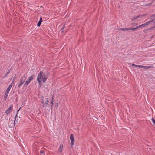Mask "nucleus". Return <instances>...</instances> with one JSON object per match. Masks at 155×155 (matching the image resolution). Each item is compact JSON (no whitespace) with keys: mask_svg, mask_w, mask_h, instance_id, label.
Instances as JSON below:
<instances>
[{"mask_svg":"<svg viewBox=\"0 0 155 155\" xmlns=\"http://www.w3.org/2000/svg\"><path fill=\"white\" fill-rule=\"evenodd\" d=\"M154 20L155 19L150 20L149 21L147 22V23H148L147 25H149L150 23L153 22L154 21Z\"/></svg>","mask_w":155,"mask_h":155,"instance_id":"12","label":"nucleus"},{"mask_svg":"<svg viewBox=\"0 0 155 155\" xmlns=\"http://www.w3.org/2000/svg\"><path fill=\"white\" fill-rule=\"evenodd\" d=\"M13 105H10L9 108L7 109L6 111H5V113L7 114L8 115V114H10L12 110L13 109Z\"/></svg>","mask_w":155,"mask_h":155,"instance_id":"5","label":"nucleus"},{"mask_svg":"<svg viewBox=\"0 0 155 155\" xmlns=\"http://www.w3.org/2000/svg\"><path fill=\"white\" fill-rule=\"evenodd\" d=\"M147 22L145 23L144 24H142L141 25V27H144V26H146V25H147Z\"/></svg>","mask_w":155,"mask_h":155,"instance_id":"16","label":"nucleus"},{"mask_svg":"<svg viewBox=\"0 0 155 155\" xmlns=\"http://www.w3.org/2000/svg\"><path fill=\"white\" fill-rule=\"evenodd\" d=\"M40 153H44V151H40Z\"/></svg>","mask_w":155,"mask_h":155,"instance_id":"29","label":"nucleus"},{"mask_svg":"<svg viewBox=\"0 0 155 155\" xmlns=\"http://www.w3.org/2000/svg\"><path fill=\"white\" fill-rule=\"evenodd\" d=\"M42 22V18L41 17L40 18V20L37 25V26L39 27L40 26Z\"/></svg>","mask_w":155,"mask_h":155,"instance_id":"8","label":"nucleus"},{"mask_svg":"<svg viewBox=\"0 0 155 155\" xmlns=\"http://www.w3.org/2000/svg\"><path fill=\"white\" fill-rule=\"evenodd\" d=\"M119 30L122 31H128V28H120Z\"/></svg>","mask_w":155,"mask_h":155,"instance_id":"11","label":"nucleus"},{"mask_svg":"<svg viewBox=\"0 0 155 155\" xmlns=\"http://www.w3.org/2000/svg\"><path fill=\"white\" fill-rule=\"evenodd\" d=\"M132 66L134 67H137V66H138V65H135L134 64H132Z\"/></svg>","mask_w":155,"mask_h":155,"instance_id":"28","label":"nucleus"},{"mask_svg":"<svg viewBox=\"0 0 155 155\" xmlns=\"http://www.w3.org/2000/svg\"><path fill=\"white\" fill-rule=\"evenodd\" d=\"M147 15V14L141 15L136 16H134L132 18V20H134L135 19L140 18L142 17L145 16Z\"/></svg>","mask_w":155,"mask_h":155,"instance_id":"6","label":"nucleus"},{"mask_svg":"<svg viewBox=\"0 0 155 155\" xmlns=\"http://www.w3.org/2000/svg\"><path fill=\"white\" fill-rule=\"evenodd\" d=\"M152 120L153 123V125L155 126V120L153 118L152 119Z\"/></svg>","mask_w":155,"mask_h":155,"instance_id":"17","label":"nucleus"},{"mask_svg":"<svg viewBox=\"0 0 155 155\" xmlns=\"http://www.w3.org/2000/svg\"><path fill=\"white\" fill-rule=\"evenodd\" d=\"M64 26H65V25H63V26L62 27V28H61L62 32H63V30L64 28Z\"/></svg>","mask_w":155,"mask_h":155,"instance_id":"23","label":"nucleus"},{"mask_svg":"<svg viewBox=\"0 0 155 155\" xmlns=\"http://www.w3.org/2000/svg\"><path fill=\"white\" fill-rule=\"evenodd\" d=\"M155 28V26H154L150 27L149 28L147 29V30H152V29H153V28Z\"/></svg>","mask_w":155,"mask_h":155,"instance_id":"18","label":"nucleus"},{"mask_svg":"<svg viewBox=\"0 0 155 155\" xmlns=\"http://www.w3.org/2000/svg\"><path fill=\"white\" fill-rule=\"evenodd\" d=\"M41 102L42 104L44 103V101L43 100H42V101H41Z\"/></svg>","mask_w":155,"mask_h":155,"instance_id":"33","label":"nucleus"},{"mask_svg":"<svg viewBox=\"0 0 155 155\" xmlns=\"http://www.w3.org/2000/svg\"><path fill=\"white\" fill-rule=\"evenodd\" d=\"M149 149H150V150H151V149H150V148H149Z\"/></svg>","mask_w":155,"mask_h":155,"instance_id":"35","label":"nucleus"},{"mask_svg":"<svg viewBox=\"0 0 155 155\" xmlns=\"http://www.w3.org/2000/svg\"><path fill=\"white\" fill-rule=\"evenodd\" d=\"M154 35H153L152 36L150 37V38H153L154 37Z\"/></svg>","mask_w":155,"mask_h":155,"instance_id":"30","label":"nucleus"},{"mask_svg":"<svg viewBox=\"0 0 155 155\" xmlns=\"http://www.w3.org/2000/svg\"><path fill=\"white\" fill-rule=\"evenodd\" d=\"M154 22L155 23V21Z\"/></svg>","mask_w":155,"mask_h":155,"instance_id":"36","label":"nucleus"},{"mask_svg":"<svg viewBox=\"0 0 155 155\" xmlns=\"http://www.w3.org/2000/svg\"><path fill=\"white\" fill-rule=\"evenodd\" d=\"M70 139L71 140V145L72 146L74 145V142H75V140L74 139V135L73 134H71L70 135Z\"/></svg>","mask_w":155,"mask_h":155,"instance_id":"4","label":"nucleus"},{"mask_svg":"<svg viewBox=\"0 0 155 155\" xmlns=\"http://www.w3.org/2000/svg\"><path fill=\"white\" fill-rule=\"evenodd\" d=\"M144 66L141 65V68H143Z\"/></svg>","mask_w":155,"mask_h":155,"instance_id":"32","label":"nucleus"},{"mask_svg":"<svg viewBox=\"0 0 155 155\" xmlns=\"http://www.w3.org/2000/svg\"><path fill=\"white\" fill-rule=\"evenodd\" d=\"M25 79L26 78L25 75H24L23 76L21 77L20 79L19 83L18 86V88H19L20 86L22 85L25 82Z\"/></svg>","mask_w":155,"mask_h":155,"instance_id":"3","label":"nucleus"},{"mask_svg":"<svg viewBox=\"0 0 155 155\" xmlns=\"http://www.w3.org/2000/svg\"><path fill=\"white\" fill-rule=\"evenodd\" d=\"M153 1H154V0ZM153 1L151 3H148V4H145L144 5V6H149L150 5L153 3Z\"/></svg>","mask_w":155,"mask_h":155,"instance_id":"13","label":"nucleus"},{"mask_svg":"<svg viewBox=\"0 0 155 155\" xmlns=\"http://www.w3.org/2000/svg\"><path fill=\"white\" fill-rule=\"evenodd\" d=\"M17 117V114H16V116H15V120H14V126L15 125V121H16V118Z\"/></svg>","mask_w":155,"mask_h":155,"instance_id":"19","label":"nucleus"},{"mask_svg":"<svg viewBox=\"0 0 155 155\" xmlns=\"http://www.w3.org/2000/svg\"><path fill=\"white\" fill-rule=\"evenodd\" d=\"M10 72V69H9L7 72L5 74V76H6L9 73V72Z\"/></svg>","mask_w":155,"mask_h":155,"instance_id":"21","label":"nucleus"},{"mask_svg":"<svg viewBox=\"0 0 155 155\" xmlns=\"http://www.w3.org/2000/svg\"><path fill=\"white\" fill-rule=\"evenodd\" d=\"M34 75H33L31 76L30 77L28 78L26 81L25 82V84L24 85L23 87H26L27 85H28L31 82V81L34 78Z\"/></svg>","mask_w":155,"mask_h":155,"instance_id":"2","label":"nucleus"},{"mask_svg":"<svg viewBox=\"0 0 155 155\" xmlns=\"http://www.w3.org/2000/svg\"><path fill=\"white\" fill-rule=\"evenodd\" d=\"M141 65H138V66H137V67H139L141 68Z\"/></svg>","mask_w":155,"mask_h":155,"instance_id":"34","label":"nucleus"},{"mask_svg":"<svg viewBox=\"0 0 155 155\" xmlns=\"http://www.w3.org/2000/svg\"><path fill=\"white\" fill-rule=\"evenodd\" d=\"M141 25H139V26H137L136 28V29H138V28H141Z\"/></svg>","mask_w":155,"mask_h":155,"instance_id":"24","label":"nucleus"},{"mask_svg":"<svg viewBox=\"0 0 155 155\" xmlns=\"http://www.w3.org/2000/svg\"><path fill=\"white\" fill-rule=\"evenodd\" d=\"M15 77H14L13 79V80H12V83H11V84L12 85V84H14V81H15Z\"/></svg>","mask_w":155,"mask_h":155,"instance_id":"20","label":"nucleus"},{"mask_svg":"<svg viewBox=\"0 0 155 155\" xmlns=\"http://www.w3.org/2000/svg\"><path fill=\"white\" fill-rule=\"evenodd\" d=\"M48 77L47 75L44 74L43 72L42 71H41L39 73L37 76V80L40 85L41 84V81L45 83Z\"/></svg>","mask_w":155,"mask_h":155,"instance_id":"1","label":"nucleus"},{"mask_svg":"<svg viewBox=\"0 0 155 155\" xmlns=\"http://www.w3.org/2000/svg\"><path fill=\"white\" fill-rule=\"evenodd\" d=\"M49 102V99L48 98H47L46 99V101L45 102V104L46 105H48V103Z\"/></svg>","mask_w":155,"mask_h":155,"instance_id":"15","label":"nucleus"},{"mask_svg":"<svg viewBox=\"0 0 155 155\" xmlns=\"http://www.w3.org/2000/svg\"><path fill=\"white\" fill-rule=\"evenodd\" d=\"M128 31L129 30H133L135 31L136 30V28H128Z\"/></svg>","mask_w":155,"mask_h":155,"instance_id":"10","label":"nucleus"},{"mask_svg":"<svg viewBox=\"0 0 155 155\" xmlns=\"http://www.w3.org/2000/svg\"><path fill=\"white\" fill-rule=\"evenodd\" d=\"M143 68L145 69H147V66H144Z\"/></svg>","mask_w":155,"mask_h":155,"instance_id":"26","label":"nucleus"},{"mask_svg":"<svg viewBox=\"0 0 155 155\" xmlns=\"http://www.w3.org/2000/svg\"><path fill=\"white\" fill-rule=\"evenodd\" d=\"M54 101H51L50 102V104H51V108L53 106V102Z\"/></svg>","mask_w":155,"mask_h":155,"instance_id":"22","label":"nucleus"},{"mask_svg":"<svg viewBox=\"0 0 155 155\" xmlns=\"http://www.w3.org/2000/svg\"><path fill=\"white\" fill-rule=\"evenodd\" d=\"M12 84H10V85H9V86H8V87L6 89L5 93L8 94L11 88L12 87Z\"/></svg>","mask_w":155,"mask_h":155,"instance_id":"7","label":"nucleus"},{"mask_svg":"<svg viewBox=\"0 0 155 155\" xmlns=\"http://www.w3.org/2000/svg\"><path fill=\"white\" fill-rule=\"evenodd\" d=\"M8 94L5 93L4 96V99L5 101H6L7 98Z\"/></svg>","mask_w":155,"mask_h":155,"instance_id":"14","label":"nucleus"},{"mask_svg":"<svg viewBox=\"0 0 155 155\" xmlns=\"http://www.w3.org/2000/svg\"><path fill=\"white\" fill-rule=\"evenodd\" d=\"M51 101H54V97H53V96H52V98Z\"/></svg>","mask_w":155,"mask_h":155,"instance_id":"31","label":"nucleus"},{"mask_svg":"<svg viewBox=\"0 0 155 155\" xmlns=\"http://www.w3.org/2000/svg\"><path fill=\"white\" fill-rule=\"evenodd\" d=\"M152 66H147V69H149V68H152Z\"/></svg>","mask_w":155,"mask_h":155,"instance_id":"27","label":"nucleus"},{"mask_svg":"<svg viewBox=\"0 0 155 155\" xmlns=\"http://www.w3.org/2000/svg\"><path fill=\"white\" fill-rule=\"evenodd\" d=\"M63 147V145L62 144H61L59 147L58 149V150L60 152H61L62 151V149Z\"/></svg>","mask_w":155,"mask_h":155,"instance_id":"9","label":"nucleus"},{"mask_svg":"<svg viewBox=\"0 0 155 155\" xmlns=\"http://www.w3.org/2000/svg\"><path fill=\"white\" fill-rule=\"evenodd\" d=\"M151 17H152V18H154L155 17V14H153L151 16Z\"/></svg>","mask_w":155,"mask_h":155,"instance_id":"25","label":"nucleus"}]
</instances>
